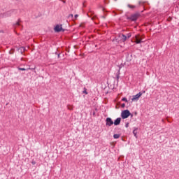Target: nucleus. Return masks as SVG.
I'll use <instances>...</instances> for the list:
<instances>
[{"label":"nucleus","instance_id":"f257e3e1","mask_svg":"<svg viewBox=\"0 0 179 179\" xmlns=\"http://www.w3.org/2000/svg\"><path fill=\"white\" fill-rule=\"evenodd\" d=\"M142 40H143V35L137 34L131 38V43L141 44V43H142Z\"/></svg>","mask_w":179,"mask_h":179},{"label":"nucleus","instance_id":"f03ea898","mask_svg":"<svg viewBox=\"0 0 179 179\" xmlns=\"http://www.w3.org/2000/svg\"><path fill=\"white\" fill-rule=\"evenodd\" d=\"M129 115H131V113L128 110H123L121 114V117L122 118H123V120H125V118H128Z\"/></svg>","mask_w":179,"mask_h":179},{"label":"nucleus","instance_id":"7ed1b4c3","mask_svg":"<svg viewBox=\"0 0 179 179\" xmlns=\"http://www.w3.org/2000/svg\"><path fill=\"white\" fill-rule=\"evenodd\" d=\"M142 96V92H139L136 95L133 96L131 101H135L136 100H139V98Z\"/></svg>","mask_w":179,"mask_h":179},{"label":"nucleus","instance_id":"20e7f679","mask_svg":"<svg viewBox=\"0 0 179 179\" xmlns=\"http://www.w3.org/2000/svg\"><path fill=\"white\" fill-rule=\"evenodd\" d=\"M114 124V122L110 117L106 118V126L107 127H111Z\"/></svg>","mask_w":179,"mask_h":179},{"label":"nucleus","instance_id":"39448f33","mask_svg":"<svg viewBox=\"0 0 179 179\" xmlns=\"http://www.w3.org/2000/svg\"><path fill=\"white\" fill-rule=\"evenodd\" d=\"M55 31L59 33V31H62V25L57 24L55 27Z\"/></svg>","mask_w":179,"mask_h":179},{"label":"nucleus","instance_id":"423d86ee","mask_svg":"<svg viewBox=\"0 0 179 179\" xmlns=\"http://www.w3.org/2000/svg\"><path fill=\"white\" fill-rule=\"evenodd\" d=\"M114 125H120L121 124V117L117 118L113 122Z\"/></svg>","mask_w":179,"mask_h":179},{"label":"nucleus","instance_id":"0eeeda50","mask_svg":"<svg viewBox=\"0 0 179 179\" xmlns=\"http://www.w3.org/2000/svg\"><path fill=\"white\" fill-rule=\"evenodd\" d=\"M130 19H131L133 22H135V20H138V15L134 14V15H131V16L130 17Z\"/></svg>","mask_w":179,"mask_h":179},{"label":"nucleus","instance_id":"6e6552de","mask_svg":"<svg viewBox=\"0 0 179 179\" xmlns=\"http://www.w3.org/2000/svg\"><path fill=\"white\" fill-rule=\"evenodd\" d=\"M128 8H129L130 9H135V8H136V6H134L132 4H128L127 5Z\"/></svg>","mask_w":179,"mask_h":179},{"label":"nucleus","instance_id":"1a4fd4ad","mask_svg":"<svg viewBox=\"0 0 179 179\" xmlns=\"http://www.w3.org/2000/svg\"><path fill=\"white\" fill-rule=\"evenodd\" d=\"M67 108H68V110H73V106L69 105V106H67Z\"/></svg>","mask_w":179,"mask_h":179},{"label":"nucleus","instance_id":"9d476101","mask_svg":"<svg viewBox=\"0 0 179 179\" xmlns=\"http://www.w3.org/2000/svg\"><path fill=\"white\" fill-rule=\"evenodd\" d=\"M113 138H114L115 139H118V138H120V135H119V134H115V135L113 136Z\"/></svg>","mask_w":179,"mask_h":179},{"label":"nucleus","instance_id":"9b49d317","mask_svg":"<svg viewBox=\"0 0 179 179\" xmlns=\"http://www.w3.org/2000/svg\"><path fill=\"white\" fill-rule=\"evenodd\" d=\"M83 93H85V94H87V90L86 88H84Z\"/></svg>","mask_w":179,"mask_h":179},{"label":"nucleus","instance_id":"f8f14e48","mask_svg":"<svg viewBox=\"0 0 179 179\" xmlns=\"http://www.w3.org/2000/svg\"><path fill=\"white\" fill-rule=\"evenodd\" d=\"M122 101H126V103H128V100L127 99V98H122Z\"/></svg>","mask_w":179,"mask_h":179},{"label":"nucleus","instance_id":"ddd939ff","mask_svg":"<svg viewBox=\"0 0 179 179\" xmlns=\"http://www.w3.org/2000/svg\"><path fill=\"white\" fill-rule=\"evenodd\" d=\"M133 134H134V136H136V130H134Z\"/></svg>","mask_w":179,"mask_h":179},{"label":"nucleus","instance_id":"4468645a","mask_svg":"<svg viewBox=\"0 0 179 179\" xmlns=\"http://www.w3.org/2000/svg\"><path fill=\"white\" fill-rule=\"evenodd\" d=\"M122 36H123V40H124L125 41V40H127V37L125 36V35H122Z\"/></svg>","mask_w":179,"mask_h":179},{"label":"nucleus","instance_id":"2eb2a0df","mask_svg":"<svg viewBox=\"0 0 179 179\" xmlns=\"http://www.w3.org/2000/svg\"><path fill=\"white\" fill-rule=\"evenodd\" d=\"M20 71H26V69H24V68L20 69Z\"/></svg>","mask_w":179,"mask_h":179},{"label":"nucleus","instance_id":"dca6fc26","mask_svg":"<svg viewBox=\"0 0 179 179\" xmlns=\"http://www.w3.org/2000/svg\"><path fill=\"white\" fill-rule=\"evenodd\" d=\"M20 24L19 22L16 23V26H19Z\"/></svg>","mask_w":179,"mask_h":179},{"label":"nucleus","instance_id":"f3484780","mask_svg":"<svg viewBox=\"0 0 179 179\" xmlns=\"http://www.w3.org/2000/svg\"><path fill=\"white\" fill-rule=\"evenodd\" d=\"M128 37H129V38L131 37V34H128Z\"/></svg>","mask_w":179,"mask_h":179},{"label":"nucleus","instance_id":"a211bd4d","mask_svg":"<svg viewBox=\"0 0 179 179\" xmlns=\"http://www.w3.org/2000/svg\"><path fill=\"white\" fill-rule=\"evenodd\" d=\"M122 107H125V104H122Z\"/></svg>","mask_w":179,"mask_h":179}]
</instances>
